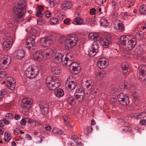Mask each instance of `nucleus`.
Returning a JSON list of instances; mask_svg holds the SVG:
<instances>
[{"label":"nucleus","mask_w":146,"mask_h":146,"mask_svg":"<svg viewBox=\"0 0 146 146\" xmlns=\"http://www.w3.org/2000/svg\"><path fill=\"white\" fill-rule=\"evenodd\" d=\"M26 4L25 0H20L17 5L14 7V13L15 14L14 19L15 21L17 23L24 21L23 17L26 10Z\"/></svg>","instance_id":"f257e3e1"},{"label":"nucleus","mask_w":146,"mask_h":146,"mask_svg":"<svg viewBox=\"0 0 146 146\" xmlns=\"http://www.w3.org/2000/svg\"><path fill=\"white\" fill-rule=\"evenodd\" d=\"M78 40V37L75 34L68 35L66 38L65 49L67 50H69L72 47L76 45Z\"/></svg>","instance_id":"f03ea898"},{"label":"nucleus","mask_w":146,"mask_h":146,"mask_svg":"<svg viewBox=\"0 0 146 146\" xmlns=\"http://www.w3.org/2000/svg\"><path fill=\"white\" fill-rule=\"evenodd\" d=\"M39 71V68L37 66H32L27 68L25 74L27 78H33L38 75Z\"/></svg>","instance_id":"7ed1b4c3"},{"label":"nucleus","mask_w":146,"mask_h":146,"mask_svg":"<svg viewBox=\"0 0 146 146\" xmlns=\"http://www.w3.org/2000/svg\"><path fill=\"white\" fill-rule=\"evenodd\" d=\"M36 38V36L33 34L30 35L27 38L26 40V44L27 47L30 50H34L36 47V45L35 42Z\"/></svg>","instance_id":"20e7f679"},{"label":"nucleus","mask_w":146,"mask_h":146,"mask_svg":"<svg viewBox=\"0 0 146 146\" xmlns=\"http://www.w3.org/2000/svg\"><path fill=\"white\" fill-rule=\"evenodd\" d=\"M94 81L90 77H84L82 81V86L85 90H88L90 88H91V86H93Z\"/></svg>","instance_id":"39448f33"},{"label":"nucleus","mask_w":146,"mask_h":146,"mask_svg":"<svg viewBox=\"0 0 146 146\" xmlns=\"http://www.w3.org/2000/svg\"><path fill=\"white\" fill-rule=\"evenodd\" d=\"M53 41L52 37L46 36L40 38V41L41 45L44 47L50 46Z\"/></svg>","instance_id":"423d86ee"},{"label":"nucleus","mask_w":146,"mask_h":146,"mask_svg":"<svg viewBox=\"0 0 146 146\" xmlns=\"http://www.w3.org/2000/svg\"><path fill=\"white\" fill-rule=\"evenodd\" d=\"M11 62L10 56L5 55L0 60V68L4 69L7 68Z\"/></svg>","instance_id":"0eeeda50"},{"label":"nucleus","mask_w":146,"mask_h":146,"mask_svg":"<svg viewBox=\"0 0 146 146\" xmlns=\"http://www.w3.org/2000/svg\"><path fill=\"white\" fill-rule=\"evenodd\" d=\"M71 77H72V76H71ZM70 78L71 77L67 78V80L66 81L65 86L66 87L68 88L70 90H73L76 88L77 83L76 80H72V79H73V78L71 79H70Z\"/></svg>","instance_id":"6e6552de"},{"label":"nucleus","mask_w":146,"mask_h":146,"mask_svg":"<svg viewBox=\"0 0 146 146\" xmlns=\"http://www.w3.org/2000/svg\"><path fill=\"white\" fill-rule=\"evenodd\" d=\"M108 64L109 62L108 60L104 57L100 58L97 63V66L100 69L105 68Z\"/></svg>","instance_id":"1a4fd4ad"},{"label":"nucleus","mask_w":146,"mask_h":146,"mask_svg":"<svg viewBox=\"0 0 146 146\" xmlns=\"http://www.w3.org/2000/svg\"><path fill=\"white\" fill-rule=\"evenodd\" d=\"M38 105L40 109L41 113L43 115L47 113L48 110V104L45 102H39Z\"/></svg>","instance_id":"9d476101"},{"label":"nucleus","mask_w":146,"mask_h":146,"mask_svg":"<svg viewBox=\"0 0 146 146\" xmlns=\"http://www.w3.org/2000/svg\"><path fill=\"white\" fill-rule=\"evenodd\" d=\"M136 44V41L135 38L129 39L127 44L124 47V49L127 51L132 50Z\"/></svg>","instance_id":"9b49d317"},{"label":"nucleus","mask_w":146,"mask_h":146,"mask_svg":"<svg viewBox=\"0 0 146 146\" xmlns=\"http://www.w3.org/2000/svg\"><path fill=\"white\" fill-rule=\"evenodd\" d=\"M140 76L139 78L141 81L146 82V66H143L139 70Z\"/></svg>","instance_id":"f8f14e48"},{"label":"nucleus","mask_w":146,"mask_h":146,"mask_svg":"<svg viewBox=\"0 0 146 146\" xmlns=\"http://www.w3.org/2000/svg\"><path fill=\"white\" fill-rule=\"evenodd\" d=\"M25 52L23 50L17 49L14 53V56L18 59H21L25 56Z\"/></svg>","instance_id":"ddd939ff"},{"label":"nucleus","mask_w":146,"mask_h":146,"mask_svg":"<svg viewBox=\"0 0 146 146\" xmlns=\"http://www.w3.org/2000/svg\"><path fill=\"white\" fill-rule=\"evenodd\" d=\"M111 39L109 36L105 37L100 41V43L104 47H107L111 43Z\"/></svg>","instance_id":"4468645a"},{"label":"nucleus","mask_w":146,"mask_h":146,"mask_svg":"<svg viewBox=\"0 0 146 146\" xmlns=\"http://www.w3.org/2000/svg\"><path fill=\"white\" fill-rule=\"evenodd\" d=\"M129 36L128 35H123L120 37L119 40V45L123 46V47L124 48L129 40Z\"/></svg>","instance_id":"2eb2a0df"},{"label":"nucleus","mask_w":146,"mask_h":146,"mask_svg":"<svg viewBox=\"0 0 146 146\" xmlns=\"http://www.w3.org/2000/svg\"><path fill=\"white\" fill-rule=\"evenodd\" d=\"M33 101L31 99L29 98H25L23 99L21 103V106L23 108H26L31 106L32 104Z\"/></svg>","instance_id":"dca6fc26"},{"label":"nucleus","mask_w":146,"mask_h":146,"mask_svg":"<svg viewBox=\"0 0 146 146\" xmlns=\"http://www.w3.org/2000/svg\"><path fill=\"white\" fill-rule=\"evenodd\" d=\"M73 58L72 55L70 53H69L66 55L65 57L64 60L62 61V64L64 65H67L68 62H70L72 60Z\"/></svg>","instance_id":"f3484780"},{"label":"nucleus","mask_w":146,"mask_h":146,"mask_svg":"<svg viewBox=\"0 0 146 146\" xmlns=\"http://www.w3.org/2000/svg\"><path fill=\"white\" fill-rule=\"evenodd\" d=\"M33 56L35 60L39 61H41L43 57L42 52L40 51L36 52L33 54Z\"/></svg>","instance_id":"a211bd4d"},{"label":"nucleus","mask_w":146,"mask_h":146,"mask_svg":"<svg viewBox=\"0 0 146 146\" xmlns=\"http://www.w3.org/2000/svg\"><path fill=\"white\" fill-rule=\"evenodd\" d=\"M72 6V4L70 2L65 1L61 4L60 7L62 9L66 10L70 9Z\"/></svg>","instance_id":"6ab92c4d"},{"label":"nucleus","mask_w":146,"mask_h":146,"mask_svg":"<svg viewBox=\"0 0 146 146\" xmlns=\"http://www.w3.org/2000/svg\"><path fill=\"white\" fill-rule=\"evenodd\" d=\"M90 40H98L100 39V36L98 33H90L88 35Z\"/></svg>","instance_id":"aec40b11"},{"label":"nucleus","mask_w":146,"mask_h":146,"mask_svg":"<svg viewBox=\"0 0 146 146\" xmlns=\"http://www.w3.org/2000/svg\"><path fill=\"white\" fill-rule=\"evenodd\" d=\"M63 56L60 53H58L56 54L54 59V61L55 63L56 64L60 63L63 61L62 58Z\"/></svg>","instance_id":"412c9836"},{"label":"nucleus","mask_w":146,"mask_h":146,"mask_svg":"<svg viewBox=\"0 0 146 146\" xmlns=\"http://www.w3.org/2000/svg\"><path fill=\"white\" fill-rule=\"evenodd\" d=\"M48 88L50 90H54L58 87L60 85V83L55 82L53 83H48L46 84Z\"/></svg>","instance_id":"4be33fe9"},{"label":"nucleus","mask_w":146,"mask_h":146,"mask_svg":"<svg viewBox=\"0 0 146 146\" xmlns=\"http://www.w3.org/2000/svg\"><path fill=\"white\" fill-rule=\"evenodd\" d=\"M59 83L58 82V79L55 77H52L49 76L46 78V83H53L55 82Z\"/></svg>","instance_id":"5701e85b"},{"label":"nucleus","mask_w":146,"mask_h":146,"mask_svg":"<svg viewBox=\"0 0 146 146\" xmlns=\"http://www.w3.org/2000/svg\"><path fill=\"white\" fill-rule=\"evenodd\" d=\"M66 66H70V69L72 70L74 68H76V69L78 70L79 69H81L79 64H77L76 62L73 63L72 62V61L70 62H68V64L67 65H66Z\"/></svg>","instance_id":"b1692460"},{"label":"nucleus","mask_w":146,"mask_h":146,"mask_svg":"<svg viewBox=\"0 0 146 146\" xmlns=\"http://www.w3.org/2000/svg\"><path fill=\"white\" fill-rule=\"evenodd\" d=\"M114 27L115 29L119 30L121 32H123L125 30L124 26L122 23H118L117 25H115Z\"/></svg>","instance_id":"393cba45"},{"label":"nucleus","mask_w":146,"mask_h":146,"mask_svg":"<svg viewBox=\"0 0 146 146\" xmlns=\"http://www.w3.org/2000/svg\"><path fill=\"white\" fill-rule=\"evenodd\" d=\"M54 94L57 97L60 98L64 95V93L62 89L58 88L54 91Z\"/></svg>","instance_id":"a878e982"},{"label":"nucleus","mask_w":146,"mask_h":146,"mask_svg":"<svg viewBox=\"0 0 146 146\" xmlns=\"http://www.w3.org/2000/svg\"><path fill=\"white\" fill-rule=\"evenodd\" d=\"M51 72L54 74L58 75L60 74L61 72L60 67L57 66L52 67L51 70Z\"/></svg>","instance_id":"bb28decb"},{"label":"nucleus","mask_w":146,"mask_h":146,"mask_svg":"<svg viewBox=\"0 0 146 146\" xmlns=\"http://www.w3.org/2000/svg\"><path fill=\"white\" fill-rule=\"evenodd\" d=\"M128 68L129 66L127 63L123 64L122 66V69L123 71L122 73L124 74H129V72L127 71Z\"/></svg>","instance_id":"cd10ccee"},{"label":"nucleus","mask_w":146,"mask_h":146,"mask_svg":"<svg viewBox=\"0 0 146 146\" xmlns=\"http://www.w3.org/2000/svg\"><path fill=\"white\" fill-rule=\"evenodd\" d=\"M92 92L95 94H96L98 92V90L97 88L95 87V86H94L93 85L91 86V88L88 89V90H85L84 92L86 94H89Z\"/></svg>","instance_id":"c85d7f7f"},{"label":"nucleus","mask_w":146,"mask_h":146,"mask_svg":"<svg viewBox=\"0 0 146 146\" xmlns=\"http://www.w3.org/2000/svg\"><path fill=\"white\" fill-rule=\"evenodd\" d=\"M12 44L4 41L3 44V48L4 50L7 51L11 47Z\"/></svg>","instance_id":"c756f323"},{"label":"nucleus","mask_w":146,"mask_h":146,"mask_svg":"<svg viewBox=\"0 0 146 146\" xmlns=\"http://www.w3.org/2000/svg\"><path fill=\"white\" fill-rule=\"evenodd\" d=\"M128 96L126 94L124 93H121L119 94L117 96L118 100L119 103L122 101L124 98Z\"/></svg>","instance_id":"7c9ffc66"},{"label":"nucleus","mask_w":146,"mask_h":146,"mask_svg":"<svg viewBox=\"0 0 146 146\" xmlns=\"http://www.w3.org/2000/svg\"><path fill=\"white\" fill-rule=\"evenodd\" d=\"M59 22L58 19L55 17L51 18L49 20V23L51 25H56L58 24Z\"/></svg>","instance_id":"2f4dec72"},{"label":"nucleus","mask_w":146,"mask_h":146,"mask_svg":"<svg viewBox=\"0 0 146 146\" xmlns=\"http://www.w3.org/2000/svg\"><path fill=\"white\" fill-rule=\"evenodd\" d=\"M129 103V98L128 96L124 98L122 101H121L119 103L123 106H126L128 105Z\"/></svg>","instance_id":"473e14b6"},{"label":"nucleus","mask_w":146,"mask_h":146,"mask_svg":"<svg viewBox=\"0 0 146 146\" xmlns=\"http://www.w3.org/2000/svg\"><path fill=\"white\" fill-rule=\"evenodd\" d=\"M5 140L8 142L12 138V136L10 133L6 131L4 133Z\"/></svg>","instance_id":"72a5a7b5"},{"label":"nucleus","mask_w":146,"mask_h":146,"mask_svg":"<svg viewBox=\"0 0 146 146\" xmlns=\"http://www.w3.org/2000/svg\"><path fill=\"white\" fill-rule=\"evenodd\" d=\"M98 48L99 46L98 43L96 41H94L92 44L91 49L98 52Z\"/></svg>","instance_id":"f704fd0d"},{"label":"nucleus","mask_w":146,"mask_h":146,"mask_svg":"<svg viewBox=\"0 0 146 146\" xmlns=\"http://www.w3.org/2000/svg\"><path fill=\"white\" fill-rule=\"evenodd\" d=\"M52 132L54 134L58 135H61L63 133L62 131L56 127H54L52 129Z\"/></svg>","instance_id":"c9c22d12"},{"label":"nucleus","mask_w":146,"mask_h":146,"mask_svg":"<svg viewBox=\"0 0 146 146\" xmlns=\"http://www.w3.org/2000/svg\"><path fill=\"white\" fill-rule=\"evenodd\" d=\"M63 119L64 120V123L66 125L69 126L70 125V119L67 115H64L63 117Z\"/></svg>","instance_id":"e433bc0d"},{"label":"nucleus","mask_w":146,"mask_h":146,"mask_svg":"<svg viewBox=\"0 0 146 146\" xmlns=\"http://www.w3.org/2000/svg\"><path fill=\"white\" fill-rule=\"evenodd\" d=\"M120 129L121 130V131L124 132L129 131L131 130V128L127 126L122 127H121Z\"/></svg>","instance_id":"4c0bfd02"},{"label":"nucleus","mask_w":146,"mask_h":146,"mask_svg":"<svg viewBox=\"0 0 146 146\" xmlns=\"http://www.w3.org/2000/svg\"><path fill=\"white\" fill-rule=\"evenodd\" d=\"M139 10L141 14H146V5H141L140 7Z\"/></svg>","instance_id":"58836bf2"},{"label":"nucleus","mask_w":146,"mask_h":146,"mask_svg":"<svg viewBox=\"0 0 146 146\" xmlns=\"http://www.w3.org/2000/svg\"><path fill=\"white\" fill-rule=\"evenodd\" d=\"M76 99L79 102H82L83 101L84 97V95H74Z\"/></svg>","instance_id":"ea45409f"},{"label":"nucleus","mask_w":146,"mask_h":146,"mask_svg":"<svg viewBox=\"0 0 146 146\" xmlns=\"http://www.w3.org/2000/svg\"><path fill=\"white\" fill-rule=\"evenodd\" d=\"M85 91H84L81 88H78L76 90V92L75 93L74 95H84Z\"/></svg>","instance_id":"a19ab883"},{"label":"nucleus","mask_w":146,"mask_h":146,"mask_svg":"<svg viewBox=\"0 0 146 146\" xmlns=\"http://www.w3.org/2000/svg\"><path fill=\"white\" fill-rule=\"evenodd\" d=\"M100 24L104 26H107L108 25V23L104 18H101L100 20Z\"/></svg>","instance_id":"79ce46f5"},{"label":"nucleus","mask_w":146,"mask_h":146,"mask_svg":"<svg viewBox=\"0 0 146 146\" xmlns=\"http://www.w3.org/2000/svg\"><path fill=\"white\" fill-rule=\"evenodd\" d=\"M67 102L70 105H72L74 104L75 101L74 99L71 97H69L67 100Z\"/></svg>","instance_id":"37998d69"},{"label":"nucleus","mask_w":146,"mask_h":146,"mask_svg":"<svg viewBox=\"0 0 146 146\" xmlns=\"http://www.w3.org/2000/svg\"><path fill=\"white\" fill-rule=\"evenodd\" d=\"M74 21L78 25H81L83 23L82 20L79 17L75 18Z\"/></svg>","instance_id":"c03bdc74"},{"label":"nucleus","mask_w":146,"mask_h":146,"mask_svg":"<svg viewBox=\"0 0 146 146\" xmlns=\"http://www.w3.org/2000/svg\"><path fill=\"white\" fill-rule=\"evenodd\" d=\"M6 82H5L7 83V84H12V83L14 82L13 80V78L11 77H7L6 78Z\"/></svg>","instance_id":"a18cd8bd"},{"label":"nucleus","mask_w":146,"mask_h":146,"mask_svg":"<svg viewBox=\"0 0 146 146\" xmlns=\"http://www.w3.org/2000/svg\"><path fill=\"white\" fill-rule=\"evenodd\" d=\"M7 43H10L12 45L13 43V40L12 38L10 36H6V40L5 41Z\"/></svg>","instance_id":"49530a36"},{"label":"nucleus","mask_w":146,"mask_h":146,"mask_svg":"<svg viewBox=\"0 0 146 146\" xmlns=\"http://www.w3.org/2000/svg\"><path fill=\"white\" fill-rule=\"evenodd\" d=\"M81 69H79V70H77L76 68H74V69H73L72 70L70 69V67L69 70L72 73H74L75 74H76L79 73L81 71Z\"/></svg>","instance_id":"de8ad7c7"},{"label":"nucleus","mask_w":146,"mask_h":146,"mask_svg":"<svg viewBox=\"0 0 146 146\" xmlns=\"http://www.w3.org/2000/svg\"><path fill=\"white\" fill-rule=\"evenodd\" d=\"M31 107V106H29L26 108H24L23 109V112L25 115H27L29 113V109Z\"/></svg>","instance_id":"09e8293b"},{"label":"nucleus","mask_w":146,"mask_h":146,"mask_svg":"<svg viewBox=\"0 0 146 146\" xmlns=\"http://www.w3.org/2000/svg\"><path fill=\"white\" fill-rule=\"evenodd\" d=\"M97 52L96 51L91 49L89 51L88 54L90 56H94Z\"/></svg>","instance_id":"8fccbe9b"},{"label":"nucleus","mask_w":146,"mask_h":146,"mask_svg":"<svg viewBox=\"0 0 146 146\" xmlns=\"http://www.w3.org/2000/svg\"><path fill=\"white\" fill-rule=\"evenodd\" d=\"M5 117L6 119H11L13 118V115L12 113H8L6 114Z\"/></svg>","instance_id":"3c124183"},{"label":"nucleus","mask_w":146,"mask_h":146,"mask_svg":"<svg viewBox=\"0 0 146 146\" xmlns=\"http://www.w3.org/2000/svg\"><path fill=\"white\" fill-rule=\"evenodd\" d=\"M52 52V51L50 49H47L44 51V53L45 55L47 57L50 55V54Z\"/></svg>","instance_id":"603ef678"},{"label":"nucleus","mask_w":146,"mask_h":146,"mask_svg":"<svg viewBox=\"0 0 146 146\" xmlns=\"http://www.w3.org/2000/svg\"><path fill=\"white\" fill-rule=\"evenodd\" d=\"M6 84L8 87V88L9 89L11 90H13L15 89V86L14 84L12 85V84Z\"/></svg>","instance_id":"864d4df0"},{"label":"nucleus","mask_w":146,"mask_h":146,"mask_svg":"<svg viewBox=\"0 0 146 146\" xmlns=\"http://www.w3.org/2000/svg\"><path fill=\"white\" fill-rule=\"evenodd\" d=\"M7 75L6 72L4 71H0V77L4 78Z\"/></svg>","instance_id":"5fc2aeb1"},{"label":"nucleus","mask_w":146,"mask_h":146,"mask_svg":"<svg viewBox=\"0 0 146 146\" xmlns=\"http://www.w3.org/2000/svg\"><path fill=\"white\" fill-rule=\"evenodd\" d=\"M121 15L123 18L124 19H126L129 16L126 13H122Z\"/></svg>","instance_id":"6e6d98bb"},{"label":"nucleus","mask_w":146,"mask_h":146,"mask_svg":"<svg viewBox=\"0 0 146 146\" xmlns=\"http://www.w3.org/2000/svg\"><path fill=\"white\" fill-rule=\"evenodd\" d=\"M7 92V89L6 88L3 89L1 91L0 96H3L5 95Z\"/></svg>","instance_id":"4d7b16f0"},{"label":"nucleus","mask_w":146,"mask_h":146,"mask_svg":"<svg viewBox=\"0 0 146 146\" xmlns=\"http://www.w3.org/2000/svg\"><path fill=\"white\" fill-rule=\"evenodd\" d=\"M105 1V0H96V3L98 5L103 4Z\"/></svg>","instance_id":"13d9d810"},{"label":"nucleus","mask_w":146,"mask_h":146,"mask_svg":"<svg viewBox=\"0 0 146 146\" xmlns=\"http://www.w3.org/2000/svg\"><path fill=\"white\" fill-rule=\"evenodd\" d=\"M48 1L50 7H53L54 6V3L53 0H48Z\"/></svg>","instance_id":"bf43d9fd"},{"label":"nucleus","mask_w":146,"mask_h":146,"mask_svg":"<svg viewBox=\"0 0 146 146\" xmlns=\"http://www.w3.org/2000/svg\"><path fill=\"white\" fill-rule=\"evenodd\" d=\"M45 21L42 19H39L37 20V23L39 25H41L44 23Z\"/></svg>","instance_id":"052dcab7"},{"label":"nucleus","mask_w":146,"mask_h":146,"mask_svg":"<svg viewBox=\"0 0 146 146\" xmlns=\"http://www.w3.org/2000/svg\"><path fill=\"white\" fill-rule=\"evenodd\" d=\"M41 12L40 11H37L36 13V16L40 18H41L42 16V14Z\"/></svg>","instance_id":"680f3d73"},{"label":"nucleus","mask_w":146,"mask_h":146,"mask_svg":"<svg viewBox=\"0 0 146 146\" xmlns=\"http://www.w3.org/2000/svg\"><path fill=\"white\" fill-rule=\"evenodd\" d=\"M96 12V10L94 8L90 9V13L92 15H95Z\"/></svg>","instance_id":"e2e57ef3"},{"label":"nucleus","mask_w":146,"mask_h":146,"mask_svg":"<svg viewBox=\"0 0 146 146\" xmlns=\"http://www.w3.org/2000/svg\"><path fill=\"white\" fill-rule=\"evenodd\" d=\"M45 15L48 18H49L51 16V13L49 11H46L45 12Z\"/></svg>","instance_id":"0e129e2a"},{"label":"nucleus","mask_w":146,"mask_h":146,"mask_svg":"<svg viewBox=\"0 0 146 146\" xmlns=\"http://www.w3.org/2000/svg\"><path fill=\"white\" fill-rule=\"evenodd\" d=\"M71 20L69 19H66L64 21V23L67 25H69L70 24Z\"/></svg>","instance_id":"69168bd1"},{"label":"nucleus","mask_w":146,"mask_h":146,"mask_svg":"<svg viewBox=\"0 0 146 146\" xmlns=\"http://www.w3.org/2000/svg\"><path fill=\"white\" fill-rule=\"evenodd\" d=\"M28 119L27 118H23L21 121L20 123L21 125H25Z\"/></svg>","instance_id":"338daca9"},{"label":"nucleus","mask_w":146,"mask_h":146,"mask_svg":"<svg viewBox=\"0 0 146 146\" xmlns=\"http://www.w3.org/2000/svg\"><path fill=\"white\" fill-rule=\"evenodd\" d=\"M19 132H21V133H22V131L19 130L18 129H16L14 130V134L16 135H17L19 134Z\"/></svg>","instance_id":"774afa93"}]
</instances>
